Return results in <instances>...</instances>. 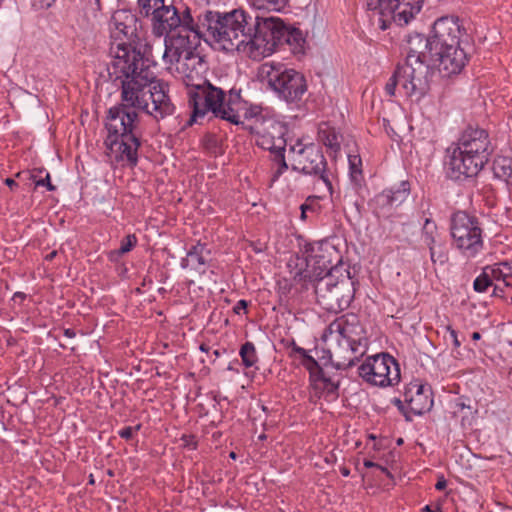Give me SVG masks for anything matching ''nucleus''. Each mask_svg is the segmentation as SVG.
Instances as JSON below:
<instances>
[{
    "mask_svg": "<svg viewBox=\"0 0 512 512\" xmlns=\"http://www.w3.org/2000/svg\"><path fill=\"white\" fill-rule=\"evenodd\" d=\"M158 47L149 40L134 42H111V62L109 74L121 79L122 106L109 110L106 121L108 131L105 144L111 162L134 166L137 163V151L140 140L137 135V118L135 111L143 110L156 120L170 116L175 106L168 95L167 85L157 80L150 69Z\"/></svg>",
    "mask_w": 512,
    "mask_h": 512,
    "instance_id": "nucleus-1",
    "label": "nucleus"
},
{
    "mask_svg": "<svg viewBox=\"0 0 512 512\" xmlns=\"http://www.w3.org/2000/svg\"><path fill=\"white\" fill-rule=\"evenodd\" d=\"M157 55L168 64V69L179 78L187 88L189 105L192 107L190 122L212 112L216 117L233 124L241 122L240 110L243 103L240 91L230 90L228 98L225 92L202 77L206 66L203 58L195 52L187 35H172L164 38V49L160 45Z\"/></svg>",
    "mask_w": 512,
    "mask_h": 512,
    "instance_id": "nucleus-2",
    "label": "nucleus"
},
{
    "mask_svg": "<svg viewBox=\"0 0 512 512\" xmlns=\"http://www.w3.org/2000/svg\"><path fill=\"white\" fill-rule=\"evenodd\" d=\"M363 330L353 318L342 316L329 324L323 334V341L331 364L336 369H347L353 366L367 351V339L362 336Z\"/></svg>",
    "mask_w": 512,
    "mask_h": 512,
    "instance_id": "nucleus-3",
    "label": "nucleus"
},
{
    "mask_svg": "<svg viewBox=\"0 0 512 512\" xmlns=\"http://www.w3.org/2000/svg\"><path fill=\"white\" fill-rule=\"evenodd\" d=\"M199 28L205 29V36L212 39L219 47L226 51H242L246 54L248 40L251 39V15L243 9L220 14L205 11L200 14Z\"/></svg>",
    "mask_w": 512,
    "mask_h": 512,
    "instance_id": "nucleus-4",
    "label": "nucleus"
},
{
    "mask_svg": "<svg viewBox=\"0 0 512 512\" xmlns=\"http://www.w3.org/2000/svg\"><path fill=\"white\" fill-rule=\"evenodd\" d=\"M491 153L487 131L478 127H468L450 156V176L454 179L476 176L489 161Z\"/></svg>",
    "mask_w": 512,
    "mask_h": 512,
    "instance_id": "nucleus-5",
    "label": "nucleus"
},
{
    "mask_svg": "<svg viewBox=\"0 0 512 512\" xmlns=\"http://www.w3.org/2000/svg\"><path fill=\"white\" fill-rule=\"evenodd\" d=\"M258 74L288 104H298L307 92L304 75L282 63L265 62L260 66Z\"/></svg>",
    "mask_w": 512,
    "mask_h": 512,
    "instance_id": "nucleus-6",
    "label": "nucleus"
},
{
    "mask_svg": "<svg viewBox=\"0 0 512 512\" xmlns=\"http://www.w3.org/2000/svg\"><path fill=\"white\" fill-rule=\"evenodd\" d=\"M252 130L255 134V142L262 149L270 151L273 155L274 172L272 180H277L287 170L285 161V147L287 145V126L274 118H257Z\"/></svg>",
    "mask_w": 512,
    "mask_h": 512,
    "instance_id": "nucleus-7",
    "label": "nucleus"
},
{
    "mask_svg": "<svg viewBox=\"0 0 512 512\" xmlns=\"http://www.w3.org/2000/svg\"><path fill=\"white\" fill-rule=\"evenodd\" d=\"M363 6L370 11V20L381 30L392 24L407 25L420 12L424 0H362Z\"/></svg>",
    "mask_w": 512,
    "mask_h": 512,
    "instance_id": "nucleus-8",
    "label": "nucleus"
},
{
    "mask_svg": "<svg viewBox=\"0 0 512 512\" xmlns=\"http://www.w3.org/2000/svg\"><path fill=\"white\" fill-rule=\"evenodd\" d=\"M251 39L246 48V54L255 60L271 55L281 45L284 22L277 17L251 15Z\"/></svg>",
    "mask_w": 512,
    "mask_h": 512,
    "instance_id": "nucleus-9",
    "label": "nucleus"
},
{
    "mask_svg": "<svg viewBox=\"0 0 512 512\" xmlns=\"http://www.w3.org/2000/svg\"><path fill=\"white\" fill-rule=\"evenodd\" d=\"M429 65L427 63L405 62L398 66L385 85L389 96H394L396 88L407 97L420 99L429 90Z\"/></svg>",
    "mask_w": 512,
    "mask_h": 512,
    "instance_id": "nucleus-10",
    "label": "nucleus"
},
{
    "mask_svg": "<svg viewBox=\"0 0 512 512\" xmlns=\"http://www.w3.org/2000/svg\"><path fill=\"white\" fill-rule=\"evenodd\" d=\"M315 293L318 303L325 309L339 312L350 306L355 289L349 276L336 281L331 274H328L317 282Z\"/></svg>",
    "mask_w": 512,
    "mask_h": 512,
    "instance_id": "nucleus-11",
    "label": "nucleus"
},
{
    "mask_svg": "<svg viewBox=\"0 0 512 512\" xmlns=\"http://www.w3.org/2000/svg\"><path fill=\"white\" fill-rule=\"evenodd\" d=\"M450 229L455 246L464 255L472 257L482 249V229L476 217L458 211L452 216Z\"/></svg>",
    "mask_w": 512,
    "mask_h": 512,
    "instance_id": "nucleus-12",
    "label": "nucleus"
},
{
    "mask_svg": "<svg viewBox=\"0 0 512 512\" xmlns=\"http://www.w3.org/2000/svg\"><path fill=\"white\" fill-rule=\"evenodd\" d=\"M359 376L367 383L379 387L396 385L401 378L399 364L387 353L366 358L359 366Z\"/></svg>",
    "mask_w": 512,
    "mask_h": 512,
    "instance_id": "nucleus-13",
    "label": "nucleus"
},
{
    "mask_svg": "<svg viewBox=\"0 0 512 512\" xmlns=\"http://www.w3.org/2000/svg\"><path fill=\"white\" fill-rule=\"evenodd\" d=\"M289 151L293 154L294 169L305 174L318 175L332 194V183L326 172V160L321 150L314 144L304 145L300 140L291 145Z\"/></svg>",
    "mask_w": 512,
    "mask_h": 512,
    "instance_id": "nucleus-14",
    "label": "nucleus"
},
{
    "mask_svg": "<svg viewBox=\"0 0 512 512\" xmlns=\"http://www.w3.org/2000/svg\"><path fill=\"white\" fill-rule=\"evenodd\" d=\"M109 28L112 42L144 40L138 33V19L129 10L115 11L111 17Z\"/></svg>",
    "mask_w": 512,
    "mask_h": 512,
    "instance_id": "nucleus-15",
    "label": "nucleus"
},
{
    "mask_svg": "<svg viewBox=\"0 0 512 512\" xmlns=\"http://www.w3.org/2000/svg\"><path fill=\"white\" fill-rule=\"evenodd\" d=\"M464 35L465 29L460 24L458 17L444 16L437 19L433 25L432 44L436 49L450 44L460 45Z\"/></svg>",
    "mask_w": 512,
    "mask_h": 512,
    "instance_id": "nucleus-16",
    "label": "nucleus"
},
{
    "mask_svg": "<svg viewBox=\"0 0 512 512\" xmlns=\"http://www.w3.org/2000/svg\"><path fill=\"white\" fill-rule=\"evenodd\" d=\"M151 16L152 33L157 38L155 47L160 45L164 48L163 36H167L172 30L178 28L181 24V17L176 8L171 4L162 5Z\"/></svg>",
    "mask_w": 512,
    "mask_h": 512,
    "instance_id": "nucleus-17",
    "label": "nucleus"
},
{
    "mask_svg": "<svg viewBox=\"0 0 512 512\" xmlns=\"http://www.w3.org/2000/svg\"><path fill=\"white\" fill-rule=\"evenodd\" d=\"M434 62H438V69L443 76L449 77L458 74L467 62V54L460 45H448L436 49Z\"/></svg>",
    "mask_w": 512,
    "mask_h": 512,
    "instance_id": "nucleus-18",
    "label": "nucleus"
},
{
    "mask_svg": "<svg viewBox=\"0 0 512 512\" xmlns=\"http://www.w3.org/2000/svg\"><path fill=\"white\" fill-rule=\"evenodd\" d=\"M404 400L410 411L415 415H422L430 411L433 406L431 388L418 380L406 386Z\"/></svg>",
    "mask_w": 512,
    "mask_h": 512,
    "instance_id": "nucleus-19",
    "label": "nucleus"
},
{
    "mask_svg": "<svg viewBox=\"0 0 512 512\" xmlns=\"http://www.w3.org/2000/svg\"><path fill=\"white\" fill-rule=\"evenodd\" d=\"M410 187L408 182H401L397 189L391 188L382 191L372 200L374 212L378 216L388 217L393 208L398 207L409 195Z\"/></svg>",
    "mask_w": 512,
    "mask_h": 512,
    "instance_id": "nucleus-20",
    "label": "nucleus"
},
{
    "mask_svg": "<svg viewBox=\"0 0 512 512\" xmlns=\"http://www.w3.org/2000/svg\"><path fill=\"white\" fill-rule=\"evenodd\" d=\"M436 48L432 44V37L426 38L417 34L408 40L406 62L427 63L434 59Z\"/></svg>",
    "mask_w": 512,
    "mask_h": 512,
    "instance_id": "nucleus-21",
    "label": "nucleus"
},
{
    "mask_svg": "<svg viewBox=\"0 0 512 512\" xmlns=\"http://www.w3.org/2000/svg\"><path fill=\"white\" fill-rule=\"evenodd\" d=\"M294 351L301 356L302 365L310 372V376L317 381L325 383V388L332 392L338 388V385L326 378L323 369L319 366L318 362L307 351L301 347L294 348Z\"/></svg>",
    "mask_w": 512,
    "mask_h": 512,
    "instance_id": "nucleus-22",
    "label": "nucleus"
},
{
    "mask_svg": "<svg viewBox=\"0 0 512 512\" xmlns=\"http://www.w3.org/2000/svg\"><path fill=\"white\" fill-rule=\"evenodd\" d=\"M209 256L210 250L206 244L198 242L188 251L186 258L182 261V266L184 268H191L199 273H204Z\"/></svg>",
    "mask_w": 512,
    "mask_h": 512,
    "instance_id": "nucleus-23",
    "label": "nucleus"
},
{
    "mask_svg": "<svg viewBox=\"0 0 512 512\" xmlns=\"http://www.w3.org/2000/svg\"><path fill=\"white\" fill-rule=\"evenodd\" d=\"M331 253H335V248L331 245L319 247L318 252L310 254L307 259L308 265H314L319 269V275L323 272L329 273L334 267L332 259L329 257Z\"/></svg>",
    "mask_w": 512,
    "mask_h": 512,
    "instance_id": "nucleus-24",
    "label": "nucleus"
},
{
    "mask_svg": "<svg viewBox=\"0 0 512 512\" xmlns=\"http://www.w3.org/2000/svg\"><path fill=\"white\" fill-rule=\"evenodd\" d=\"M318 140L336 153L340 150L342 135L328 123H321L318 128Z\"/></svg>",
    "mask_w": 512,
    "mask_h": 512,
    "instance_id": "nucleus-25",
    "label": "nucleus"
},
{
    "mask_svg": "<svg viewBox=\"0 0 512 512\" xmlns=\"http://www.w3.org/2000/svg\"><path fill=\"white\" fill-rule=\"evenodd\" d=\"M281 45L288 44L294 52L302 48L304 38L302 32L297 28H290L284 23L282 29Z\"/></svg>",
    "mask_w": 512,
    "mask_h": 512,
    "instance_id": "nucleus-26",
    "label": "nucleus"
},
{
    "mask_svg": "<svg viewBox=\"0 0 512 512\" xmlns=\"http://www.w3.org/2000/svg\"><path fill=\"white\" fill-rule=\"evenodd\" d=\"M494 175L504 181L512 177V159L505 156L497 157L493 162Z\"/></svg>",
    "mask_w": 512,
    "mask_h": 512,
    "instance_id": "nucleus-27",
    "label": "nucleus"
},
{
    "mask_svg": "<svg viewBox=\"0 0 512 512\" xmlns=\"http://www.w3.org/2000/svg\"><path fill=\"white\" fill-rule=\"evenodd\" d=\"M422 239L428 249L442 242L439 239L436 224L429 218L425 219L422 229Z\"/></svg>",
    "mask_w": 512,
    "mask_h": 512,
    "instance_id": "nucleus-28",
    "label": "nucleus"
},
{
    "mask_svg": "<svg viewBox=\"0 0 512 512\" xmlns=\"http://www.w3.org/2000/svg\"><path fill=\"white\" fill-rule=\"evenodd\" d=\"M199 16L200 15L197 16L198 23L195 24L194 23V19H193V17L190 14V11L187 9L185 11L183 17H181V24L179 26V27H181V30L179 31L178 34L187 35L188 36V32H195L198 35H202V34L205 35V29L199 28V26L201 25V22L199 20Z\"/></svg>",
    "mask_w": 512,
    "mask_h": 512,
    "instance_id": "nucleus-29",
    "label": "nucleus"
},
{
    "mask_svg": "<svg viewBox=\"0 0 512 512\" xmlns=\"http://www.w3.org/2000/svg\"><path fill=\"white\" fill-rule=\"evenodd\" d=\"M483 270L487 272L492 283L493 281L502 282V279L510 272V264L507 262H501L492 266H487Z\"/></svg>",
    "mask_w": 512,
    "mask_h": 512,
    "instance_id": "nucleus-30",
    "label": "nucleus"
},
{
    "mask_svg": "<svg viewBox=\"0 0 512 512\" xmlns=\"http://www.w3.org/2000/svg\"><path fill=\"white\" fill-rule=\"evenodd\" d=\"M239 354L246 367H252L257 362L256 349L252 342L244 343L241 346Z\"/></svg>",
    "mask_w": 512,
    "mask_h": 512,
    "instance_id": "nucleus-31",
    "label": "nucleus"
},
{
    "mask_svg": "<svg viewBox=\"0 0 512 512\" xmlns=\"http://www.w3.org/2000/svg\"><path fill=\"white\" fill-rule=\"evenodd\" d=\"M430 252V259L433 264H440L444 265L448 262L449 256H448V250L443 242H440L439 244L435 245L434 247H431L429 249Z\"/></svg>",
    "mask_w": 512,
    "mask_h": 512,
    "instance_id": "nucleus-32",
    "label": "nucleus"
},
{
    "mask_svg": "<svg viewBox=\"0 0 512 512\" xmlns=\"http://www.w3.org/2000/svg\"><path fill=\"white\" fill-rule=\"evenodd\" d=\"M162 5H166L165 0H138L140 14L145 17L155 13Z\"/></svg>",
    "mask_w": 512,
    "mask_h": 512,
    "instance_id": "nucleus-33",
    "label": "nucleus"
},
{
    "mask_svg": "<svg viewBox=\"0 0 512 512\" xmlns=\"http://www.w3.org/2000/svg\"><path fill=\"white\" fill-rule=\"evenodd\" d=\"M137 238L133 234L127 235L122 241L119 249L114 250L110 253L111 258H114L115 256L119 257L122 256L129 251L132 250V248L136 245Z\"/></svg>",
    "mask_w": 512,
    "mask_h": 512,
    "instance_id": "nucleus-34",
    "label": "nucleus"
},
{
    "mask_svg": "<svg viewBox=\"0 0 512 512\" xmlns=\"http://www.w3.org/2000/svg\"><path fill=\"white\" fill-rule=\"evenodd\" d=\"M361 158L359 156H349L350 174L354 181H358L361 176Z\"/></svg>",
    "mask_w": 512,
    "mask_h": 512,
    "instance_id": "nucleus-35",
    "label": "nucleus"
},
{
    "mask_svg": "<svg viewBox=\"0 0 512 512\" xmlns=\"http://www.w3.org/2000/svg\"><path fill=\"white\" fill-rule=\"evenodd\" d=\"M491 285H492V282H491L489 276L487 275V272H485L484 270H483L482 274L479 275L474 281V289L477 292H484Z\"/></svg>",
    "mask_w": 512,
    "mask_h": 512,
    "instance_id": "nucleus-36",
    "label": "nucleus"
},
{
    "mask_svg": "<svg viewBox=\"0 0 512 512\" xmlns=\"http://www.w3.org/2000/svg\"><path fill=\"white\" fill-rule=\"evenodd\" d=\"M29 179L33 180L36 186H46L49 191H54L56 189L51 183L50 174L48 172H46L45 177L41 179H37V175L31 173L29 174Z\"/></svg>",
    "mask_w": 512,
    "mask_h": 512,
    "instance_id": "nucleus-37",
    "label": "nucleus"
},
{
    "mask_svg": "<svg viewBox=\"0 0 512 512\" xmlns=\"http://www.w3.org/2000/svg\"><path fill=\"white\" fill-rule=\"evenodd\" d=\"M318 199L319 197L316 196L308 197L306 201L300 206V209L315 212L318 208Z\"/></svg>",
    "mask_w": 512,
    "mask_h": 512,
    "instance_id": "nucleus-38",
    "label": "nucleus"
},
{
    "mask_svg": "<svg viewBox=\"0 0 512 512\" xmlns=\"http://www.w3.org/2000/svg\"><path fill=\"white\" fill-rule=\"evenodd\" d=\"M180 440L184 447H187L192 450L196 449L197 447V441L194 435H183Z\"/></svg>",
    "mask_w": 512,
    "mask_h": 512,
    "instance_id": "nucleus-39",
    "label": "nucleus"
},
{
    "mask_svg": "<svg viewBox=\"0 0 512 512\" xmlns=\"http://www.w3.org/2000/svg\"><path fill=\"white\" fill-rule=\"evenodd\" d=\"M445 329L449 333V336H450V338L452 340L453 346L455 348H459L461 343H460V341L458 339L457 332L450 325H447L445 327Z\"/></svg>",
    "mask_w": 512,
    "mask_h": 512,
    "instance_id": "nucleus-40",
    "label": "nucleus"
},
{
    "mask_svg": "<svg viewBox=\"0 0 512 512\" xmlns=\"http://www.w3.org/2000/svg\"><path fill=\"white\" fill-rule=\"evenodd\" d=\"M268 3L271 4L274 10L281 11L288 5L289 0H268Z\"/></svg>",
    "mask_w": 512,
    "mask_h": 512,
    "instance_id": "nucleus-41",
    "label": "nucleus"
},
{
    "mask_svg": "<svg viewBox=\"0 0 512 512\" xmlns=\"http://www.w3.org/2000/svg\"><path fill=\"white\" fill-rule=\"evenodd\" d=\"M55 0H33V6L37 9L49 8Z\"/></svg>",
    "mask_w": 512,
    "mask_h": 512,
    "instance_id": "nucleus-42",
    "label": "nucleus"
},
{
    "mask_svg": "<svg viewBox=\"0 0 512 512\" xmlns=\"http://www.w3.org/2000/svg\"><path fill=\"white\" fill-rule=\"evenodd\" d=\"M364 466L366 468H377L379 469L381 472L383 473H386L387 475H390L389 471L387 470V468L377 464V463H374L373 461L371 460H365L364 461Z\"/></svg>",
    "mask_w": 512,
    "mask_h": 512,
    "instance_id": "nucleus-43",
    "label": "nucleus"
},
{
    "mask_svg": "<svg viewBox=\"0 0 512 512\" xmlns=\"http://www.w3.org/2000/svg\"><path fill=\"white\" fill-rule=\"evenodd\" d=\"M133 433H134V428H132V427H125L119 431L120 437L127 439V440L132 438Z\"/></svg>",
    "mask_w": 512,
    "mask_h": 512,
    "instance_id": "nucleus-44",
    "label": "nucleus"
},
{
    "mask_svg": "<svg viewBox=\"0 0 512 512\" xmlns=\"http://www.w3.org/2000/svg\"><path fill=\"white\" fill-rule=\"evenodd\" d=\"M247 302L245 300H239L237 304L234 306L233 310L236 314H241L242 311H246Z\"/></svg>",
    "mask_w": 512,
    "mask_h": 512,
    "instance_id": "nucleus-45",
    "label": "nucleus"
},
{
    "mask_svg": "<svg viewBox=\"0 0 512 512\" xmlns=\"http://www.w3.org/2000/svg\"><path fill=\"white\" fill-rule=\"evenodd\" d=\"M504 286L512 288V265L510 264V272L502 279Z\"/></svg>",
    "mask_w": 512,
    "mask_h": 512,
    "instance_id": "nucleus-46",
    "label": "nucleus"
},
{
    "mask_svg": "<svg viewBox=\"0 0 512 512\" xmlns=\"http://www.w3.org/2000/svg\"><path fill=\"white\" fill-rule=\"evenodd\" d=\"M447 486V481L446 479L444 478V476H440L436 485H435V488L437 490H444Z\"/></svg>",
    "mask_w": 512,
    "mask_h": 512,
    "instance_id": "nucleus-47",
    "label": "nucleus"
},
{
    "mask_svg": "<svg viewBox=\"0 0 512 512\" xmlns=\"http://www.w3.org/2000/svg\"><path fill=\"white\" fill-rule=\"evenodd\" d=\"M5 184H6L7 186H9V188H10V189H12V190H13L14 188L18 187V184H17V183L15 182V180H14V179H12V178H6V179H5Z\"/></svg>",
    "mask_w": 512,
    "mask_h": 512,
    "instance_id": "nucleus-48",
    "label": "nucleus"
},
{
    "mask_svg": "<svg viewBox=\"0 0 512 512\" xmlns=\"http://www.w3.org/2000/svg\"><path fill=\"white\" fill-rule=\"evenodd\" d=\"M56 255H57V251L53 250L52 252H50L49 254H47L45 256V260L51 261V260H53L56 257Z\"/></svg>",
    "mask_w": 512,
    "mask_h": 512,
    "instance_id": "nucleus-49",
    "label": "nucleus"
},
{
    "mask_svg": "<svg viewBox=\"0 0 512 512\" xmlns=\"http://www.w3.org/2000/svg\"><path fill=\"white\" fill-rule=\"evenodd\" d=\"M392 402H393V403H394V404H395V405H396L400 410H402V409H403V403H402V401H401L400 399H398V398H394V399L392 400Z\"/></svg>",
    "mask_w": 512,
    "mask_h": 512,
    "instance_id": "nucleus-50",
    "label": "nucleus"
},
{
    "mask_svg": "<svg viewBox=\"0 0 512 512\" xmlns=\"http://www.w3.org/2000/svg\"><path fill=\"white\" fill-rule=\"evenodd\" d=\"M64 334H65V336L70 337V338L75 336V332L71 329H66L64 331Z\"/></svg>",
    "mask_w": 512,
    "mask_h": 512,
    "instance_id": "nucleus-51",
    "label": "nucleus"
},
{
    "mask_svg": "<svg viewBox=\"0 0 512 512\" xmlns=\"http://www.w3.org/2000/svg\"><path fill=\"white\" fill-rule=\"evenodd\" d=\"M424 511H426V512H443V511H441L439 508H437V509L433 510V509H431V507H430L429 505H426V506L424 507Z\"/></svg>",
    "mask_w": 512,
    "mask_h": 512,
    "instance_id": "nucleus-52",
    "label": "nucleus"
},
{
    "mask_svg": "<svg viewBox=\"0 0 512 512\" xmlns=\"http://www.w3.org/2000/svg\"><path fill=\"white\" fill-rule=\"evenodd\" d=\"M480 338H481V335H480V333H479V332H474V333L472 334V339H473V340H479Z\"/></svg>",
    "mask_w": 512,
    "mask_h": 512,
    "instance_id": "nucleus-53",
    "label": "nucleus"
},
{
    "mask_svg": "<svg viewBox=\"0 0 512 512\" xmlns=\"http://www.w3.org/2000/svg\"><path fill=\"white\" fill-rule=\"evenodd\" d=\"M307 212H308L307 210H301V216L300 217H301L302 220H305L307 218Z\"/></svg>",
    "mask_w": 512,
    "mask_h": 512,
    "instance_id": "nucleus-54",
    "label": "nucleus"
},
{
    "mask_svg": "<svg viewBox=\"0 0 512 512\" xmlns=\"http://www.w3.org/2000/svg\"><path fill=\"white\" fill-rule=\"evenodd\" d=\"M341 473H342L343 476H348L349 475V470L344 467V468L341 469Z\"/></svg>",
    "mask_w": 512,
    "mask_h": 512,
    "instance_id": "nucleus-55",
    "label": "nucleus"
},
{
    "mask_svg": "<svg viewBox=\"0 0 512 512\" xmlns=\"http://www.w3.org/2000/svg\"><path fill=\"white\" fill-rule=\"evenodd\" d=\"M200 349H201L202 351H207V350H208V348H207V347H206V345H204V344H202V345L200 346Z\"/></svg>",
    "mask_w": 512,
    "mask_h": 512,
    "instance_id": "nucleus-56",
    "label": "nucleus"
},
{
    "mask_svg": "<svg viewBox=\"0 0 512 512\" xmlns=\"http://www.w3.org/2000/svg\"><path fill=\"white\" fill-rule=\"evenodd\" d=\"M23 175H24V173H23V172H18V173L16 174V177H17V178H21Z\"/></svg>",
    "mask_w": 512,
    "mask_h": 512,
    "instance_id": "nucleus-57",
    "label": "nucleus"
},
{
    "mask_svg": "<svg viewBox=\"0 0 512 512\" xmlns=\"http://www.w3.org/2000/svg\"><path fill=\"white\" fill-rule=\"evenodd\" d=\"M499 289V286L498 285H495V288H494V295H498L497 294V290Z\"/></svg>",
    "mask_w": 512,
    "mask_h": 512,
    "instance_id": "nucleus-58",
    "label": "nucleus"
},
{
    "mask_svg": "<svg viewBox=\"0 0 512 512\" xmlns=\"http://www.w3.org/2000/svg\"><path fill=\"white\" fill-rule=\"evenodd\" d=\"M230 457H231L232 459H235V458H236V453H235V452H231V453H230Z\"/></svg>",
    "mask_w": 512,
    "mask_h": 512,
    "instance_id": "nucleus-59",
    "label": "nucleus"
},
{
    "mask_svg": "<svg viewBox=\"0 0 512 512\" xmlns=\"http://www.w3.org/2000/svg\"><path fill=\"white\" fill-rule=\"evenodd\" d=\"M95 4L99 8L100 7V0H95Z\"/></svg>",
    "mask_w": 512,
    "mask_h": 512,
    "instance_id": "nucleus-60",
    "label": "nucleus"
},
{
    "mask_svg": "<svg viewBox=\"0 0 512 512\" xmlns=\"http://www.w3.org/2000/svg\"><path fill=\"white\" fill-rule=\"evenodd\" d=\"M214 354H215L216 356H218V355H219V352H218L217 350H215V351H214Z\"/></svg>",
    "mask_w": 512,
    "mask_h": 512,
    "instance_id": "nucleus-61",
    "label": "nucleus"
},
{
    "mask_svg": "<svg viewBox=\"0 0 512 512\" xmlns=\"http://www.w3.org/2000/svg\"><path fill=\"white\" fill-rule=\"evenodd\" d=\"M511 300H512V296H511Z\"/></svg>",
    "mask_w": 512,
    "mask_h": 512,
    "instance_id": "nucleus-62",
    "label": "nucleus"
}]
</instances>
